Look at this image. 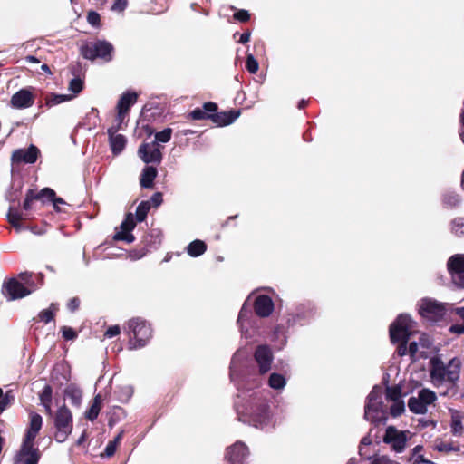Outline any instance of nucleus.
<instances>
[{"mask_svg": "<svg viewBox=\"0 0 464 464\" xmlns=\"http://www.w3.org/2000/svg\"><path fill=\"white\" fill-rule=\"evenodd\" d=\"M127 413L121 406H114L112 412L110 413L108 426L111 429L116 423L126 417Z\"/></svg>", "mask_w": 464, "mask_h": 464, "instance_id": "39", "label": "nucleus"}, {"mask_svg": "<svg viewBox=\"0 0 464 464\" xmlns=\"http://www.w3.org/2000/svg\"><path fill=\"white\" fill-rule=\"evenodd\" d=\"M208 249L205 241L201 239H195L191 241L186 247L188 255L191 257H198L202 256Z\"/></svg>", "mask_w": 464, "mask_h": 464, "instance_id": "30", "label": "nucleus"}, {"mask_svg": "<svg viewBox=\"0 0 464 464\" xmlns=\"http://www.w3.org/2000/svg\"><path fill=\"white\" fill-rule=\"evenodd\" d=\"M34 200H37L35 191L33 188H28L23 202V208L26 211L30 210L32 208V202Z\"/></svg>", "mask_w": 464, "mask_h": 464, "instance_id": "55", "label": "nucleus"}, {"mask_svg": "<svg viewBox=\"0 0 464 464\" xmlns=\"http://www.w3.org/2000/svg\"><path fill=\"white\" fill-rule=\"evenodd\" d=\"M130 338L128 345L130 350H137L145 347L152 337V328L145 319L135 317L127 323L125 328Z\"/></svg>", "mask_w": 464, "mask_h": 464, "instance_id": "6", "label": "nucleus"}, {"mask_svg": "<svg viewBox=\"0 0 464 464\" xmlns=\"http://www.w3.org/2000/svg\"><path fill=\"white\" fill-rule=\"evenodd\" d=\"M2 293L9 301L22 299L31 295V291L25 289L21 279L11 277L5 280L2 286Z\"/></svg>", "mask_w": 464, "mask_h": 464, "instance_id": "14", "label": "nucleus"}, {"mask_svg": "<svg viewBox=\"0 0 464 464\" xmlns=\"http://www.w3.org/2000/svg\"><path fill=\"white\" fill-rule=\"evenodd\" d=\"M240 352L241 356L239 357V360H237V372H238L240 371L241 365L240 362L244 367H253L255 369L256 374L258 376V380L260 381V375H265L268 373L272 369V364L274 362V353L271 349V347L268 344H258L254 352V360L257 366V372L255 366L249 365L248 362L246 361V355L245 352L238 349L236 351V353Z\"/></svg>", "mask_w": 464, "mask_h": 464, "instance_id": "5", "label": "nucleus"}, {"mask_svg": "<svg viewBox=\"0 0 464 464\" xmlns=\"http://www.w3.org/2000/svg\"><path fill=\"white\" fill-rule=\"evenodd\" d=\"M38 433L39 432H37V431L26 429L24 436V438L22 440L21 445L22 446H28V447H35L34 440H35Z\"/></svg>", "mask_w": 464, "mask_h": 464, "instance_id": "52", "label": "nucleus"}, {"mask_svg": "<svg viewBox=\"0 0 464 464\" xmlns=\"http://www.w3.org/2000/svg\"><path fill=\"white\" fill-rule=\"evenodd\" d=\"M72 98V95L69 94H59V93H52L51 97L46 100V106L52 107L64 102H67Z\"/></svg>", "mask_w": 464, "mask_h": 464, "instance_id": "45", "label": "nucleus"}, {"mask_svg": "<svg viewBox=\"0 0 464 464\" xmlns=\"http://www.w3.org/2000/svg\"><path fill=\"white\" fill-rule=\"evenodd\" d=\"M251 295L243 303L241 309L238 314L237 324L239 327L242 337L246 339H256L262 335L263 331L261 329L262 321L256 314L253 313L249 300Z\"/></svg>", "mask_w": 464, "mask_h": 464, "instance_id": "4", "label": "nucleus"}, {"mask_svg": "<svg viewBox=\"0 0 464 464\" xmlns=\"http://www.w3.org/2000/svg\"><path fill=\"white\" fill-rule=\"evenodd\" d=\"M172 129L166 127L160 131L155 132V139L152 141V146H160L159 143H167L170 140L172 136Z\"/></svg>", "mask_w": 464, "mask_h": 464, "instance_id": "40", "label": "nucleus"}, {"mask_svg": "<svg viewBox=\"0 0 464 464\" xmlns=\"http://www.w3.org/2000/svg\"><path fill=\"white\" fill-rule=\"evenodd\" d=\"M114 46L107 40H96L93 43H85L80 47V54L82 58L94 61L102 59L108 63L113 59Z\"/></svg>", "mask_w": 464, "mask_h": 464, "instance_id": "8", "label": "nucleus"}, {"mask_svg": "<svg viewBox=\"0 0 464 464\" xmlns=\"http://www.w3.org/2000/svg\"><path fill=\"white\" fill-rule=\"evenodd\" d=\"M109 143L112 154L119 155L123 151V150L126 147L127 138L122 134H119L117 136L111 137V139L109 140Z\"/></svg>", "mask_w": 464, "mask_h": 464, "instance_id": "33", "label": "nucleus"}, {"mask_svg": "<svg viewBox=\"0 0 464 464\" xmlns=\"http://www.w3.org/2000/svg\"><path fill=\"white\" fill-rule=\"evenodd\" d=\"M150 209V201L142 200L136 208L135 214H133L134 218H136V220H138L139 223L145 221L148 217Z\"/></svg>", "mask_w": 464, "mask_h": 464, "instance_id": "38", "label": "nucleus"}, {"mask_svg": "<svg viewBox=\"0 0 464 464\" xmlns=\"http://www.w3.org/2000/svg\"><path fill=\"white\" fill-rule=\"evenodd\" d=\"M413 322L407 314H400L390 326V337L392 343H401L398 353L403 356L409 353L407 342L412 333Z\"/></svg>", "mask_w": 464, "mask_h": 464, "instance_id": "7", "label": "nucleus"}, {"mask_svg": "<svg viewBox=\"0 0 464 464\" xmlns=\"http://www.w3.org/2000/svg\"><path fill=\"white\" fill-rule=\"evenodd\" d=\"M251 308L260 318H267L275 310V303L271 296L261 294L256 296Z\"/></svg>", "mask_w": 464, "mask_h": 464, "instance_id": "19", "label": "nucleus"}, {"mask_svg": "<svg viewBox=\"0 0 464 464\" xmlns=\"http://www.w3.org/2000/svg\"><path fill=\"white\" fill-rule=\"evenodd\" d=\"M71 380V367L67 362L56 363L51 372V382L62 388Z\"/></svg>", "mask_w": 464, "mask_h": 464, "instance_id": "22", "label": "nucleus"}, {"mask_svg": "<svg viewBox=\"0 0 464 464\" xmlns=\"http://www.w3.org/2000/svg\"><path fill=\"white\" fill-rule=\"evenodd\" d=\"M138 155L146 165L151 163L160 164L163 159L160 146H152V144L150 145L147 142L140 145Z\"/></svg>", "mask_w": 464, "mask_h": 464, "instance_id": "20", "label": "nucleus"}, {"mask_svg": "<svg viewBox=\"0 0 464 464\" xmlns=\"http://www.w3.org/2000/svg\"><path fill=\"white\" fill-rule=\"evenodd\" d=\"M84 88V80L79 75H75L72 79H71L69 82V91H71L74 95L79 94Z\"/></svg>", "mask_w": 464, "mask_h": 464, "instance_id": "44", "label": "nucleus"}, {"mask_svg": "<svg viewBox=\"0 0 464 464\" xmlns=\"http://www.w3.org/2000/svg\"><path fill=\"white\" fill-rule=\"evenodd\" d=\"M250 451L248 447L242 440H237L227 447L224 455L225 464H250L248 459Z\"/></svg>", "mask_w": 464, "mask_h": 464, "instance_id": "12", "label": "nucleus"}, {"mask_svg": "<svg viewBox=\"0 0 464 464\" xmlns=\"http://www.w3.org/2000/svg\"><path fill=\"white\" fill-rule=\"evenodd\" d=\"M158 176V169L151 165H146L140 176V185L143 188H153Z\"/></svg>", "mask_w": 464, "mask_h": 464, "instance_id": "25", "label": "nucleus"}, {"mask_svg": "<svg viewBox=\"0 0 464 464\" xmlns=\"http://www.w3.org/2000/svg\"><path fill=\"white\" fill-rule=\"evenodd\" d=\"M150 207H160L163 203V194L160 191L155 192L150 198Z\"/></svg>", "mask_w": 464, "mask_h": 464, "instance_id": "62", "label": "nucleus"}, {"mask_svg": "<svg viewBox=\"0 0 464 464\" xmlns=\"http://www.w3.org/2000/svg\"><path fill=\"white\" fill-rule=\"evenodd\" d=\"M245 67L249 73H256V72L259 69V63L256 57L254 56V54L246 53Z\"/></svg>", "mask_w": 464, "mask_h": 464, "instance_id": "49", "label": "nucleus"}, {"mask_svg": "<svg viewBox=\"0 0 464 464\" xmlns=\"http://www.w3.org/2000/svg\"><path fill=\"white\" fill-rule=\"evenodd\" d=\"M148 252H150V250L143 246L142 247L130 250L129 256L132 260H139L144 257Z\"/></svg>", "mask_w": 464, "mask_h": 464, "instance_id": "57", "label": "nucleus"}, {"mask_svg": "<svg viewBox=\"0 0 464 464\" xmlns=\"http://www.w3.org/2000/svg\"><path fill=\"white\" fill-rule=\"evenodd\" d=\"M100 411V407L96 405H91L89 409L85 411L84 416L88 420L94 421L95 420H97Z\"/></svg>", "mask_w": 464, "mask_h": 464, "instance_id": "59", "label": "nucleus"}, {"mask_svg": "<svg viewBox=\"0 0 464 464\" xmlns=\"http://www.w3.org/2000/svg\"><path fill=\"white\" fill-rule=\"evenodd\" d=\"M241 353H235L229 365L230 382L237 390L234 399V409L237 420L265 433L274 432L280 423L276 401L268 392L257 391L260 384L253 367H244L237 372V360Z\"/></svg>", "mask_w": 464, "mask_h": 464, "instance_id": "1", "label": "nucleus"}, {"mask_svg": "<svg viewBox=\"0 0 464 464\" xmlns=\"http://www.w3.org/2000/svg\"><path fill=\"white\" fill-rule=\"evenodd\" d=\"M240 109H230L228 111H218L216 114L213 123L218 127H226L234 123L240 116Z\"/></svg>", "mask_w": 464, "mask_h": 464, "instance_id": "24", "label": "nucleus"}, {"mask_svg": "<svg viewBox=\"0 0 464 464\" xmlns=\"http://www.w3.org/2000/svg\"><path fill=\"white\" fill-rule=\"evenodd\" d=\"M99 121V111L97 108L92 107L91 109V112L86 114L84 121L82 123H79L78 126L92 130L97 126Z\"/></svg>", "mask_w": 464, "mask_h": 464, "instance_id": "34", "label": "nucleus"}, {"mask_svg": "<svg viewBox=\"0 0 464 464\" xmlns=\"http://www.w3.org/2000/svg\"><path fill=\"white\" fill-rule=\"evenodd\" d=\"M14 400L12 391L3 392L0 387V411H4Z\"/></svg>", "mask_w": 464, "mask_h": 464, "instance_id": "48", "label": "nucleus"}, {"mask_svg": "<svg viewBox=\"0 0 464 464\" xmlns=\"http://www.w3.org/2000/svg\"><path fill=\"white\" fill-rule=\"evenodd\" d=\"M18 278L22 280L25 289L31 291L32 294L44 285V275L43 273L34 274L24 271L18 274Z\"/></svg>", "mask_w": 464, "mask_h": 464, "instance_id": "23", "label": "nucleus"}, {"mask_svg": "<svg viewBox=\"0 0 464 464\" xmlns=\"http://www.w3.org/2000/svg\"><path fill=\"white\" fill-rule=\"evenodd\" d=\"M286 383V377L283 373L276 372H271L267 380V385L275 391L284 390Z\"/></svg>", "mask_w": 464, "mask_h": 464, "instance_id": "31", "label": "nucleus"}, {"mask_svg": "<svg viewBox=\"0 0 464 464\" xmlns=\"http://www.w3.org/2000/svg\"><path fill=\"white\" fill-rule=\"evenodd\" d=\"M120 333H121V328L118 324L111 325L106 329V331L104 333V337L113 338V337L119 335Z\"/></svg>", "mask_w": 464, "mask_h": 464, "instance_id": "64", "label": "nucleus"}, {"mask_svg": "<svg viewBox=\"0 0 464 464\" xmlns=\"http://www.w3.org/2000/svg\"><path fill=\"white\" fill-rule=\"evenodd\" d=\"M43 426V418L39 413H30V422L27 429L39 432Z\"/></svg>", "mask_w": 464, "mask_h": 464, "instance_id": "47", "label": "nucleus"}, {"mask_svg": "<svg viewBox=\"0 0 464 464\" xmlns=\"http://www.w3.org/2000/svg\"><path fill=\"white\" fill-rule=\"evenodd\" d=\"M137 100L138 93L133 90H127L121 95L116 109L121 110V113H129L131 107L137 102Z\"/></svg>", "mask_w": 464, "mask_h": 464, "instance_id": "26", "label": "nucleus"}, {"mask_svg": "<svg viewBox=\"0 0 464 464\" xmlns=\"http://www.w3.org/2000/svg\"><path fill=\"white\" fill-rule=\"evenodd\" d=\"M87 22L93 27H99L101 24V15L95 10H90L87 13Z\"/></svg>", "mask_w": 464, "mask_h": 464, "instance_id": "56", "label": "nucleus"}, {"mask_svg": "<svg viewBox=\"0 0 464 464\" xmlns=\"http://www.w3.org/2000/svg\"><path fill=\"white\" fill-rule=\"evenodd\" d=\"M6 218L8 222L16 231L24 230V225L21 223V220L24 218L23 214L17 208L10 206Z\"/></svg>", "mask_w": 464, "mask_h": 464, "instance_id": "29", "label": "nucleus"}, {"mask_svg": "<svg viewBox=\"0 0 464 464\" xmlns=\"http://www.w3.org/2000/svg\"><path fill=\"white\" fill-rule=\"evenodd\" d=\"M218 105L214 102H206L202 107H197L188 112L187 118L193 121L209 120L213 122L218 114Z\"/></svg>", "mask_w": 464, "mask_h": 464, "instance_id": "21", "label": "nucleus"}, {"mask_svg": "<svg viewBox=\"0 0 464 464\" xmlns=\"http://www.w3.org/2000/svg\"><path fill=\"white\" fill-rule=\"evenodd\" d=\"M447 311L446 304L440 303L431 298H423L419 305L420 314L430 322L440 321L444 317Z\"/></svg>", "mask_w": 464, "mask_h": 464, "instance_id": "11", "label": "nucleus"}, {"mask_svg": "<svg viewBox=\"0 0 464 464\" xmlns=\"http://www.w3.org/2000/svg\"><path fill=\"white\" fill-rule=\"evenodd\" d=\"M116 450H117V446L114 445V443H111V441H109L104 449V451L101 454V456L102 458H111L116 453Z\"/></svg>", "mask_w": 464, "mask_h": 464, "instance_id": "63", "label": "nucleus"}, {"mask_svg": "<svg viewBox=\"0 0 464 464\" xmlns=\"http://www.w3.org/2000/svg\"><path fill=\"white\" fill-rule=\"evenodd\" d=\"M53 425L56 430L55 440L58 443L64 442L71 435L73 428L72 413L64 403L57 409L53 417Z\"/></svg>", "mask_w": 464, "mask_h": 464, "instance_id": "9", "label": "nucleus"}, {"mask_svg": "<svg viewBox=\"0 0 464 464\" xmlns=\"http://www.w3.org/2000/svg\"><path fill=\"white\" fill-rule=\"evenodd\" d=\"M39 400L42 402L52 403L53 400V387L50 384H45L39 393Z\"/></svg>", "mask_w": 464, "mask_h": 464, "instance_id": "51", "label": "nucleus"}, {"mask_svg": "<svg viewBox=\"0 0 464 464\" xmlns=\"http://www.w3.org/2000/svg\"><path fill=\"white\" fill-rule=\"evenodd\" d=\"M162 231L159 228H152L149 230L143 237V245L150 251L160 247L162 242Z\"/></svg>", "mask_w": 464, "mask_h": 464, "instance_id": "27", "label": "nucleus"}, {"mask_svg": "<svg viewBox=\"0 0 464 464\" xmlns=\"http://www.w3.org/2000/svg\"><path fill=\"white\" fill-rule=\"evenodd\" d=\"M436 393L430 389H421L416 397H411L408 401L410 411L416 414H425L428 406L436 401Z\"/></svg>", "mask_w": 464, "mask_h": 464, "instance_id": "13", "label": "nucleus"}, {"mask_svg": "<svg viewBox=\"0 0 464 464\" xmlns=\"http://www.w3.org/2000/svg\"><path fill=\"white\" fill-rule=\"evenodd\" d=\"M60 332L65 341H74L78 337L77 331L71 326H62Z\"/></svg>", "mask_w": 464, "mask_h": 464, "instance_id": "54", "label": "nucleus"}, {"mask_svg": "<svg viewBox=\"0 0 464 464\" xmlns=\"http://www.w3.org/2000/svg\"><path fill=\"white\" fill-rule=\"evenodd\" d=\"M452 282L459 287L464 288V255H454L447 263Z\"/></svg>", "mask_w": 464, "mask_h": 464, "instance_id": "16", "label": "nucleus"}, {"mask_svg": "<svg viewBox=\"0 0 464 464\" xmlns=\"http://www.w3.org/2000/svg\"><path fill=\"white\" fill-rule=\"evenodd\" d=\"M63 395L71 400L72 406L80 407L82 400V391L76 383H70L63 391Z\"/></svg>", "mask_w": 464, "mask_h": 464, "instance_id": "28", "label": "nucleus"}, {"mask_svg": "<svg viewBox=\"0 0 464 464\" xmlns=\"http://www.w3.org/2000/svg\"><path fill=\"white\" fill-rule=\"evenodd\" d=\"M138 220L134 218V215L131 212H129L125 215L124 219L121 221L119 230L116 232H128L133 231L137 226Z\"/></svg>", "mask_w": 464, "mask_h": 464, "instance_id": "36", "label": "nucleus"}, {"mask_svg": "<svg viewBox=\"0 0 464 464\" xmlns=\"http://www.w3.org/2000/svg\"><path fill=\"white\" fill-rule=\"evenodd\" d=\"M430 376L432 384L439 389L440 396H451L456 392V383L459 379L461 362L459 358L451 359L445 364L439 357L430 361Z\"/></svg>", "mask_w": 464, "mask_h": 464, "instance_id": "2", "label": "nucleus"}, {"mask_svg": "<svg viewBox=\"0 0 464 464\" xmlns=\"http://www.w3.org/2000/svg\"><path fill=\"white\" fill-rule=\"evenodd\" d=\"M133 231L128 232H115L113 235V240L115 241H124L127 244H131L135 241V236L132 233Z\"/></svg>", "mask_w": 464, "mask_h": 464, "instance_id": "53", "label": "nucleus"}, {"mask_svg": "<svg viewBox=\"0 0 464 464\" xmlns=\"http://www.w3.org/2000/svg\"><path fill=\"white\" fill-rule=\"evenodd\" d=\"M390 406V411H388L392 417H399L405 411V404L402 400H397L392 401Z\"/></svg>", "mask_w": 464, "mask_h": 464, "instance_id": "50", "label": "nucleus"}, {"mask_svg": "<svg viewBox=\"0 0 464 464\" xmlns=\"http://www.w3.org/2000/svg\"><path fill=\"white\" fill-rule=\"evenodd\" d=\"M460 202L459 196L452 191H448L443 195V204L447 208H455Z\"/></svg>", "mask_w": 464, "mask_h": 464, "instance_id": "46", "label": "nucleus"}, {"mask_svg": "<svg viewBox=\"0 0 464 464\" xmlns=\"http://www.w3.org/2000/svg\"><path fill=\"white\" fill-rule=\"evenodd\" d=\"M41 456L42 454L37 447L20 445L13 458V464H38Z\"/></svg>", "mask_w": 464, "mask_h": 464, "instance_id": "17", "label": "nucleus"}, {"mask_svg": "<svg viewBox=\"0 0 464 464\" xmlns=\"http://www.w3.org/2000/svg\"><path fill=\"white\" fill-rule=\"evenodd\" d=\"M41 156L40 149L31 143L27 148H19L14 150L11 155V161L13 164H34L38 158Z\"/></svg>", "mask_w": 464, "mask_h": 464, "instance_id": "15", "label": "nucleus"}, {"mask_svg": "<svg viewBox=\"0 0 464 464\" xmlns=\"http://www.w3.org/2000/svg\"><path fill=\"white\" fill-rule=\"evenodd\" d=\"M35 196L37 200H41L44 204L45 201L52 203L53 198L55 197V191L49 187H45L43 188L40 191L35 192Z\"/></svg>", "mask_w": 464, "mask_h": 464, "instance_id": "43", "label": "nucleus"}, {"mask_svg": "<svg viewBox=\"0 0 464 464\" xmlns=\"http://www.w3.org/2000/svg\"><path fill=\"white\" fill-rule=\"evenodd\" d=\"M35 95L32 87H25L14 92L10 100V105L14 109L23 110L34 105Z\"/></svg>", "mask_w": 464, "mask_h": 464, "instance_id": "18", "label": "nucleus"}, {"mask_svg": "<svg viewBox=\"0 0 464 464\" xmlns=\"http://www.w3.org/2000/svg\"><path fill=\"white\" fill-rule=\"evenodd\" d=\"M388 403L384 400L382 388L374 386L367 397L364 407V418L374 423H383L388 420Z\"/></svg>", "mask_w": 464, "mask_h": 464, "instance_id": "3", "label": "nucleus"}, {"mask_svg": "<svg viewBox=\"0 0 464 464\" xmlns=\"http://www.w3.org/2000/svg\"><path fill=\"white\" fill-rule=\"evenodd\" d=\"M455 314L459 315L463 323L462 324H454L450 327V331L452 334L460 335L464 334V307H457L454 310Z\"/></svg>", "mask_w": 464, "mask_h": 464, "instance_id": "42", "label": "nucleus"}, {"mask_svg": "<svg viewBox=\"0 0 464 464\" xmlns=\"http://www.w3.org/2000/svg\"><path fill=\"white\" fill-rule=\"evenodd\" d=\"M133 387L131 385L117 386L114 390V396L121 403H127L133 395Z\"/></svg>", "mask_w": 464, "mask_h": 464, "instance_id": "32", "label": "nucleus"}, {"mask_svg": "<svg viewBox=\"0 0 464 464\" xmlns=\"http://www.w3.org/2000/svg\"><path fill=\"white\" fill-rule=\"evenodd\" d=\"M413 437L411 430H401L395 426H388L383 435V442L389 446V449L397 453H402L407 448L408 441Z\"/></svg>", "mask_w": 464, "mask_h": 464, "instance_id": "10", "label": "nucleus"}, {"mask_svg": "<svg viewBox=\"0 0 464 464\" xmlns=\"http://www.w3.org/2000/svg\"><path fill=\"white\" fill-rule=\"evenodd\" d=\"M250 13L246 9H238L234 13V19L240 23H246L250 19Z\"/></svg>", "mask_w": 464, "mask_h": 464, "instance_id": "60", "label": "nucleus"}, {"mask_svg": "<svg viewBox=\"0 0 464 464\" xmlns=\"http://www.w3.org/2000/svg\"><path fill=\"white\" fill-rule=\"evenodd\" d=\"M384 400L387 403L392 401H396L397 400H401V387L395 385L392 387H386L385 393L383 395Z\"/></svg>", "mask_w": 464, "mask_h": 464, "instance_id": "41", "label": "nucleus"}, {"mask_svg": "<svg viewBox=\"0 0 464 464\" xmlns=\"http://www.w3.org/2000/svg\"><path fill=\"white\" fill-rule=\"evenodd\" d=\"M57 310H58V304L52 303L47 309H44L38 314V318L40 321L44 322L45 324H48L54 319L55 313Z\"/></svg>", "mask_w": 464, "mask_h": 464, "instance_id": "37", "label": "nucleus"}, {"mask_svg": "<svg viewBox=\"0 0 464 464\" xmlns=\"http://www.w3.org/2000/svg\"><path fill=\"white\" fill-rule=\"evenodd\" d=\"M433 448L435 450L445 454H449L450 452H459L460 450L459 445H454L450 441H445L441 440H435Z\"/></svg>", "mask_w": 464, "mask_h": 464, "instance_id": "35", "label": "nucleus"}, {"mask_svg": "<svg viewBox=\"0 0 464 464\" xmlns=\"http://www.w3.org/2000/svg\"><path fill=\"white\" fill-rule=\"evenodd\" d=\"M451 230L456 235L464 234V221L460 218H457L451 222Z\"/></svg>", "mask_w": 464, "mask_h": 464, "instance_id": "58", "label": "nucleus"}, {"mask_svg": "<svg viewBox=\"0 0 464 464\" xmlns=\"http://www.w3.org/2000/svg\"><path fill=\"white\" fill-rule=\"evenodd\" d=\"M463 426L461 420L458 417H453L451 421V432L454 435H461Z\"/></svg>", "mask_w": 464, "mask_h": 464, "instance_id": "61", "label": "nucleus"}]
</instances>
